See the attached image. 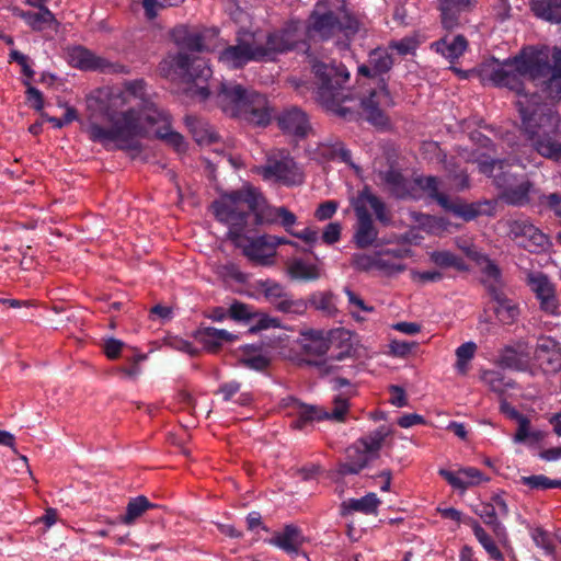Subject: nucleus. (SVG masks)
Returning a JSON list of instances; mask_svg holds the SVG:
<instances>
[{"mask_svg":"<svg viewBox=\"0 0 561 561\" xmlns=\"http://www.w3.org/2000/svg\"><path fill=\"white\" fill-rule=\"evenodd\" d=\"M156 507H158V505L151 503L145 495L131 497L127 503L125 514L119 516V522L124 525L131 526L147 511Z\"/></svg>","mask_w":561,"mask_h":561,"instance_id":"c9c22d12","label":"nucleus"},{"mask_svg":"<svg viewBox=\"0 0 561 561\" xmlns=\"http://www.w3.org/2000/svg\"><path fill=\"white\" fill-rule=\"evenodd\" d=\"M186 124L193 133L194 139L199 145H209L218 141L219 136L210 129L208 124L193 117H186Z\"/></svg>","mask_w":561,"mask_h":561,"instance_id":"37998d69","label":"nucleus"},{"mask_svg":"<svg viewBox=\"0 0 561 561\" xmlns=\"http://www.w3.org/2000/svg\"><path fill=\"white\" fill-rule=\"evenodd\" d=\"M479 170L493 178L494 184L502 190L501 198L507 205L526 206L534 204L539 188H536L529 180L517 182L514 174L510 172L508 163L501 159L485 158L478 162Z\"/></svg>","mask_w":561,"mask_h":561,"instance_id":"0eeeda50","label":"nucleus"},{"mask_svg":"<svg viewBox=\"0 0 561 561\" xmlns=\"http://www.w3.org/2000/svg\"><path fill=\"white\" fill-rule=\"evenodd\" d=\"M531 539L535 545L542 549L547 556L556 553V545L552 536L541 527H537L530 533Z\"/></svg>","mask_w":561,"mask_h":561,"instance_id":"6e6d98bb","label":"nucleus"},{"mask_svg":"<svg viewBox=\"0 0 561 561\" xmlns=\"http://www.w3.org/2000/svg\"><path fill=\"white\" fill-rule=\"evenodd\" d=\"M312 72L317 84V100L329 111L343 118L351 117L353 112L343 104L351 100V92L345 88L350 72L342 62H323L314 60Z\"/></svg>","mask_w":561,"mask_h":561,"instance_id":"39448f33","label":"nucleus"},{"mask_svg":"<svg viewBox=\"0 0 561 561\" xmlns=\"http://www.w3.org/2000/svg\"><path fill=\"white\" fill-rule=\"evenodd\" d=\"M228 316L233 321L249 322L256 317V310L253 306L234 299L228 309Z\"/></svg>","mask_w":561,"mask_h":561,"instance_id":"3c124183","label":"nucleus"},{"mask_svg":"<svg viewBox=\"0 0 561 561\" xmlns=\"http://www.w3.org/2000/svg\"><path fill=\"white\" fill-rule=\"evenodd\" d=\"M95 101L111 126L90 123L87 129L89 138L106 149L141 152L140 138L146 137V126L136 106H130V100L125 99L119 89L111 88L100 91Z\"/></svg>","mask_w":561,"mask_h":561,"instance_id":"f257e3e1","label":"nucleus"},{"mask_svg":"<svg viewBox=\"0 0 561 561\" xmlns=\"http://www.w3.org/2000/svg\"><path fill=\"white\" fill-rule=\"evenodd\" d=\"M377 253L375 255L355 253L352 256V265L354 268L360 272H368L371 268H376Z\"/></svg>","mask_w":561,"mask_h":561,"instance_id":"338daca9","label":"nucleus"},{"mask_svg":"<svg viewBox=\"0 0 561 561\" xmlns=\"http://www.w3.org/2000/svg\"><path fill=\"white\" fill-rule=\"evenodd\" d=\"M215 218L228 227V239L237 241L257 226L278 222L280 207L266 204L253 186L225 192L210 205Z\"/></svg>","mask_w":561,"mask_h":561,"instance_id":"f03ea898","label":"nucleus"},{"mask_svg":"<svg viewBox=\"0 0 561 561\" xmlns=\"http://www.w3.org/2000/svg\"><path fill=\"white\" fill-rule=\"evenodd\" d=\"M309 307L321 312L325 317H334L339 309L335 296L332 291H314L308 296Z\"/></svg>","mask_w":561,"mask_h":561,"instance_id":"58836bf2","label":"nucleus"},{"mask_svg":"<svg viewBox=\"0 0 561 561\" xmlns=\"http://www.w3.org/2000/svg\"><path fill=\"white\" fill-rule=\"evenodd\" d=\"M346 460L339 466L342 476L359 473L373 459V456L359 442H355L346 448Z\"/></svg>","mask_w":561,"mask_h":561,"instance_id":"a878e982","label":"nucleus"},{"mask_svg":"<svg viewBox=\"0 0 561 561\" xmlns=\"http://www.w3.org/2000/svg\"><path fill=\"white\" fill-rule=\"evenodd\" d=\"M476 513L480 516L484 524L493 527V530L497 536H500L501 531L504 530V527L497 520V512L494 504H482L481 507L476 511Z\"/></svg>","mask_w":561,"mask_h":561,"instance_id":"bf43d9fd","label":"nucleus"},{"mask_svg":"<svg viewBox=\"0 0 561 561\" xmlns=\"http://www.w3.org/2000/svg\"><path fill=\"white\" fill-rule=\"evenodd\" d=\"M341 231H342V226L340 222L333 221V222L328 224L324 227L323 232H322V237H321L322 241L328 245H332V244L339 242L341 239Z\"/></svg>","mask_w":561,"mask_h":561,"instance_id":"774afa93","label":"nucleus"},{"mask_svg":"<svg viewBox=\"0 0 561 561\" xmlns=\"http://www.w3.org/2000/svg\"><path fill=\"white\" fill-rule=\"evenodd\" d=\"M388 255L400 259L402 257L401 250H387L385 252L377 253L376 268L388 272H401L404 266L388 259Z\"/></svg>","mask_w":561,"mask_h":561,"instance_id":"13d9d810","label":"nucleus"},{"mask_svg":"<svg viewBox=\"0 0 561 561\" xmlns=\"http://www.w3.org/2000/svg\"><path fill=\"white\" fill-rule=\"evenodd\" d=\"M237 247L242 248V253L252 262L260 265H268L272 257L275 256V248L277 245L276 237L261 236L257 238H249L245 234L233 241Z\"/></svg>","mask_w":561,"mask_h":561,"instance_id":"6ab92c4d","label":"nucleus"},{"mask_svg":"<svg viewBox=\"0 0 561 561\" xmlns=\"http://www.w3.org/2000/svg\"><path fill=\"white\" fill-rule=\"evenodd\" d=\"M477 345L473 342H466L457 347V367L459 370L465 371L468 362L474 356Z\"/></svg>","mask_w":561,"mask_h":561,"instance_id":"0e129e2a","label":"nucleus"},{"mask_svg":"<svg viewBox=\"0 0 561 561\" xmlns=\"http://www.w3.org/2000/svg\"><path fill=\"white\" fill-rule=\"evenodd\" d=\"M277 125L283 133L297 138H305L311 129L307 114L297 106L283 110L277 116Z\"/></svg>","mask_w":561,"mask_h":561,"instance_id":"5701e85b","label":"nucleus"},{"mask_svg":"<svg viewBox=\"0 0 561 561\" xmlns=\"http://www.w3.org/2000/svg\"><path fill=\"white\" fill-rule=\"evenodd\" d=\"M358 30L359 21L356 16L344 9L337 12L325 10L320 2L309 15L305 27L309 37H319L322 41H328L339 33L346 37L354 36Z\"/></svg>","mask_w":561,"mask_h":561,"instance_id":"6e6552de","label":"nucleus"},{"mask_svg":"<svg viewBox=\"0 0 561 561\" xmlns=\"http://www.w3.org/2000/svg\"><path fill=\"white\" fill-rule=\"evenodd\" d=\"M482 381L490 388L491 391L503 396L507 390L514 389L515 381L505 376L501 370H485L481 376Z\"/></svg>","mask_w":561,"mask_h":561,"instance_id":"ea45409f","label":"nucleus"},{"mask_svg":"<svg viewBox=\"0 0 561 561\" xmlns=\"http://www.w3.org/2000/svg\"><path fill=\"white\" fill-rule=\"evenodd\" d=\"M195 339L207 352L217 353L225 343L236 340L237 336L224 329L206 327L195 332Z\"/></svg>","mask_w":561,"mask_h":561,"instance_id":"c756f323","label":"nucleus"},{"mask_svg":"<svg viewBox=\"0 0 561 561\" xmlns=\"http://www.w3.org/2000/svg\"><path fill=\"white\" fill-rule=\"evenodd\" d=\"M356 215V225L353 240L358 249H366L374 244L378 238L373 217L366 206L356 205L354 207Z\"/></svg>","mask_w":561,"mask_h":561,"instance_id":"4be33fe9","label":"nucleus"},{"mask_svg":"<svg viewBox=\"0 0 561 561\" xmlns=\"http://www.w3.org/2000/svg\"><path fill=\"white\" fill-rule=\"evenodd\" d=\"M526 284L535 294L542 311L548 314H556L558 312L559 304L556 296V287L547 274L540 271L529 272L526 277Z\"/></svg>","mask_w":561,"mask_h":561,"instance_id":"a211bd4d","label":"nucleus"},{"mask_svg":"<svg viewBox=\"0 0 561 561\" xmlns=\"http://www.w3.org/2000/svg\"><path fill=\"white\" fill-rule=\"evenodd\" d=\"M359 201H364L369 204L373 209L376 219L382 226H389L392 222V216L386 204L375 194H373L367 187H365L358 196Z\"/></svg>","mask_w":561,"mask_h":561,"instance_id":"a19ab883","label":"nucleus"},{"mask_svg":"<svg viewBox=\"0 0 561 561\" xmlns=\"http://www.w3.org/2000/svg\"><path fill=\"white\" fill-rule=\"evenodd\" d=\"M309 307V301L302 298H294L290 294L277 305V310L284 313L304 314Z\"/></svg>","mask_w":561,"mask_h":561,"instance_id":"5fc2aeb1","label":"nucleus"},{"mask_svg":"<svg viewBox=\"0 0 561 561\" xmlns=\"http://www.w3.org/2000/svg\"><path fill=\"white\" fill-rule=\"evenodd\" d=\"M392 66L393 58L388 49L377 47L369 53L367 64L357 68L358 77L369 81L366 94L360 98L364 115L371 125L380 128L389 125L385 110L394 105L388 82L383 78Z\"/></svg>","mask_w":561,"mask_h":561,"instance_id":"7ed1b4c3","label":"nucleus"},{"mask_svg":"<svg viewBox=\"0 0 561 561\" xmlns=\"http://www.w3.org/2000/svg\"><path fill=\"white\" fill-rule=\"evenodd\" d=\"M465 524L470 526L473 530V534L477 538V540L480 542V545L484 548L486 553L490 556L491 559L494 561H505L503 553L497 548L493 539L489 536V534L480 526V524L471 518L468 517L465 520Z\"/></svg>","mask_w":561,"mask_h":561,"instance_id":"e433bc0d","label":"nucleus"},{"mask_svg":"<svg viewBox=\"0 0 561 561\" xmlns=\"http://www.w3.org/2000/svg\"><path fill=\"white\" fill-rule=\"evenodd\" d=\"M522 483L526 486H529L534 490H548L556 489L557 485H560L558 479H550L545 474H533L528 477H522Z\"/></svg>","mask_w":561,"mask_h":561,"instance_id":"052dcab7","label":"nucleus"},{"mask_svg":"<svg viewBox=\"0 0 561 561\" xmlns=\"http://www.w3.org/2000/svg\"><path fill=\"white\" fill-rule=\"evenodd\" d=\"M551 60L552 76L543 83V95L550 101H559L561 99V47L552 48Z\"/></svg>","mask_w":561,"mask_h":561,"instance_id":"473e14b6","label":"nucleus"},{"mask_svg":"<svg viewBox=\"0 0 561 561\" xmlns=\"http://www.w3.org/2000/svg\"><path fill=\"white\" fill-rule=\"evenodd\" d=\"M472 2H439L440 22L445 30L454 31L468 23Z\"/></svg>","mask_w":561,"mask_h":561,"instance_id":"393cba45","label":"nucleus"},{"mask_svg":"<svg viewBox=\"0 0 561 561\" xmlns=\"http://www.w3.org/2000/svg\"><path fill=\"white\" fill-rule=\"evenodd\" d=\"M500 364L504 368L523 371L527 368V362L513 347H506L500 356Z\"/></svg>","mask_w":561,"mask_h":561,"instance_id":"864d4df0","label":"nucleus"},{"mask_svg":"<svg viewBox=\"0 0 561 561\" xmlns=\"http://www.w3.org/2000/svg\"><path fill=\"white\" fill-rule=\"evenodd\" d=\"M159 69L163 77L175 76L190 83L186 94L194 100L205 102L213 95L209 87L204 84L213 76V71L204 58L191 57L187 53L179 51L163 59Z\"/></svg>","mask_w":561,"mask_h":561,"instance_id":"423d86ee","label":"nucleus"},{"mask_svg":"<svg viewBox=\"0 0 561 561\" xmlns=\"http://www.w3.org/2000/svg\"><path fill=\"white\" fill-rule=\"evenodd\" d=\"M380 500L376 493H368L360 499H348L341 503L340 513L341 516L347 517L354 512H359L365 515L377 514Z\"/></svg>","mask_w":561,"mask_h":561,"instance_id":"7c9ffc66","label":"nucleus"},{"mask_svg":"<svg viewBox=\"0 0 561 561\" xmlns=\"http://www.w3.org/2000/svg\"><path fill=\"white\" fill-rule=\"evenodd\" d=\"M146 81L136 79L125 81L123 88L119 89L124 93L125 99L130 100V106H136L138 114L141 115L142 123H153L154 119H163L161 107H159L148 95L146 90Z\"/></svg>","mask_w":561,"mask_h":561,"instance_id":"dca6fc26","label":"nucleus"},{"mask_svg":"<svg viewBox=\"0 0 561 561\" xmlns=\"http://www.w3.org/2000/svg\"><path fill=\"white\" fill-rule=\"evenodd\" d=\"M483 79H488L494 87L507 88L516 92L517 96L524 93V73L520 65L510 57L503 61L493 59L482 69Z\"/></svg>","mask_w":561,"mask_h":561,"instance_id":"4468645a","label":"nucleus"},{"mask_svg":"<svg viewBox=\"0 0 561 561\" xmlns=\"http://www.w3.org/2000/svg\"><path fill=\"white\" fill-rule=\"evenodd\" d=\"M534 14L550 23H561V2H530Z\"/></svg>","mask_w":561,"mask_h":561,"instance_id":"a18cd8bd","label":"nucleus"},{"mask_svg":"<svg viewBox=\"0 0 561 561\" xmlns=\"http://www.w3.org/2000/svg\"><path fill=\"white\" fill-rule=\"evenodd\" d=\"M219 61L230 69L243 68L251 61L260 62L255 43L237 39V44L229 45L219 54Z\"/></svg>","mask_w":561,"mask_h":561,"instance_id":"aec40b11","label":"nucleus"},{"mask_svg":"<svg viewBox=\"0 0 561 561\" xmlns=\"http://www.w3.org/2000/svg\"><path fill=\"white\" fill-rule=\"evenodd\" d=\"M214 98L226 114L250 125L266 127L272 121L266 96L240 83L220 82Z\"/></svg>","mask_w":561,"mask_h":561,"instance_id":"20e7f679","label":"nucleus"},{"mask_svg":"<svg viewBox=\"0 0 561 561\" xmlns=\"http://www.w3.org/2000/svg\"><path fill=\"white\" fill-rule=\"evenodd\" d=\"M267 542L293 558L301 556L308 560L306 552L301 549L302 545L306 542V537L302 530L294 524H287L280 531L274 533L273 537L270 538Z\"/></svg>","mask_w":561,"mask_h":561,"instance_id":"412c9836","label":"nucleus"},{"mask_svg":"<svg viewBox=\"0 0 561 561\" xmlns=\"http://www.w3.org/2000/svg\"><path fill=\"white\" fill-rule=\"evenodd\" d=\"M342 340L343 344L341 351L336 354H332L325 362V371L331 373L336 369L334 362H341L345 358L352 357L354 350L350 343V332L344 329L331 331L329 336H325L321 330H309L304 333L302 348L308 355L323 356L330 350L331 344L334 340Z\"/></svg>","mask_w":561,"mask_h":561,"instance_id":"9b49d317","label":"nucleus"},{"mask_svg":"<svg viewBox=\"0 0 561 561\" xmlns=\"http://www.w3.org/2000/svg\"><path fill=\"white\" fill-rule=\"evenodd\" d=\"M445 209L451 211L457 217L462 218L466 221L476 219L480 215V208L476 204L466 203H447Z\"/></svg>","mask_w":561,"mask_h":561,"instance_id":"4d7b16f0","label":"nucleus"},{"mask_svg":"<svg viewBox=\"0 0 561 561\" xmlns=\"http://www.w3.org/2000/svg\"><path fill=\"white\" fill-rule=\"evenodd\" d=\"M414 183L422 191L426 192L431 198L435 199L442 207H447L448 197L439 192V182L436 176H417L414 179Z\"/></svg>","mask_w":561,"mask_h":561,"instance_id":"49530a36","label":"nucleus"},{"mask_svg":"<svg viewBox=\"0 0 561 561\" xmlns=\"http://www.w3.org/2000/svg\"><path fill=\"white\" fill-rule=\"evenodd\" d=\"M239 362L243 367L256 371H263L270 365V359L250 345L244 347Z\"/></svg>","mask_w":561,"mask_h":561,"instance_id":"de8ad7c7","label":"nucleus"},{"mask_svg":"<svg viewBox=\"0 0 561 561\" xmlns=\"http://www.w3.org/2000/svg\"><path fill=\"white\" fill-rule=\"evenodd\" d=\"M66 58L70 66L82 70L105 71L110 66L104 58L95 56L91 50L80 45L70 47Z\"/></svg>","mask_w":561,"mask_h":561,"instance_id":"cd10ccee","label":"nucleus"},{"mask_svg":"<svg viewBox=\"0 0 561 561\" xmlns=\"http://www.w3.org/2000/svg\"><path fill=\"white\" fill-rule=\"evenodd\" d=\"M533 207H536L540 214L549 210L561 218V194L558 192L546 194L539 190Z\"/></svg>","mask_w":561,"mask_h":561,"instance_id":"c03bdc74","label":"nucleus"},{"mask_svg":"<svg viewBox=\"0 0 561 561\" xmlns=\"http://www.w3.org/2000/svg\"><path fill=\"white\" fill-rule=\"evenodd\" d=\"M352 393L353 391H348L345 394L335 396L331 412L319 405L302 403L294 397H287L283 402L285 407L291 408L293 413L296 414V419L293 421L291 426L296 430H302L307 424H310L313 421L330 420L337 423L344 422L350 410L348 398Z\"/></svg>","mask_w":561,"mask_h":561,"instance_id":"9d476101","label":"nucleus"},{"mask_svg":"<svg viewBox=\"0 0 561 561\" xmlns=\"http://www.w3.org/2000/svg\"><path fill=\"white\" fill-rule=\"evenodd\" d=\"M431 261L439 267H455L457 270L465 268L462 257L449 251H434L431 254Z\"/></svg>","mask_w":561,"mask_h":561,"instance_id":"603ef678","label":"nucleus"},{"mask_svg":"<svg viewBox=\"0 0 561 561\" xmlns=\"http://www.w3.org/2000/svg\"><path fill=\"white\" fill-rule=\"evenodd\" d=\"M20 15L35 31L50 27L55 22L54 14L43 5H39L35 11H21Z\"/></svg>","mask_w":561,"mask_h":561,"instance_id":"79ce46f5","label":"nucleus"},{"mask_svg":"<svg viewBox=\"0 0 561 561\" xmlns=\"http://www.w3.org/2000/svg\"><path fill=\"white\" fill-rule=\"evenodd\" d=\"M302 34L304 23L290 20L283 28L267 33L264 42L254 37L260 62L273 61L278 55L295 49Z\"/></svg>","mask_w":561,"mask_h":561,"instance_id":"f8f14e48","label":"nucleus"},{"mask_svg":"<svg viewBox=\"0 0 561 561\" xmlns=\"http://www.w3.org/2000/svg\"><path fill=\"white\" fill-rule=\"evenodd\" d=\"M260 287L266 300L272 304L276 310L279 301L286 299L288 295L283 285L271 279L261 282Z\"/></svg>","mask_w":561,"mask_h":561,"instance_id":"8fccbe9b","label":"nucleus"},{"mask_svg":"<svg viewBox=\"0 0 561 561\" xmlns=\"http://www.w3.org/2000/svg\"><path fill=\"white\" fill-rule=\"evenodd\" d=\"M172 38L176 46L192 53L206 50L204 37L198 32H192L185 26H178L172 31Z\"/></svg>","mask_w":561,"mask_h":561,"instance_id":"f704fd0d","label":"nucleus"},{"mask_svg":"<svg viewBox=\"0 0 561 561\" xmlns=\"http://www.w3.org/2000/svg\"><path fill=\"white\" fill-rule=\"evenodd\" d=\"M390 434V430L382 425L369 434L357 439L375 458L378 456L385 438Z\"/></svg>","mask_w":561,"mask_h":561,"instance_id":"09e8293b","label":"nucleus"},{"mask_svg":"<svg viewBox=\"0 0 561 561\" xmlns=\"http://www.w3.org/2000/svg\"><path fill=\"white\" fill-rule=\"evenodd\" d=\"M290 278L301 282H314L320 278V270L301 259H294L287 266Z\"/></svg>","mask_w":561,"mask_h":561,"instance_id":"4c0bfd02","label":"nucleus"},{"mask_svg":"<svg viewBox=\"0 0 561 561\" xmlns=\"http://www.w3.org/2000/svg\"><path fill=\"white\" fill-rule=\"evenodd\" d=\"M489 291L490 296L495 302L493 310L499 321L502 322L503 324L513 323L519 314L517 305L514 304L501 290H499L495 287H490Z\"/></svg>","mask_w":561,"mask_h":561,"instance_id":"2f4dec72","label":"nucleus"},{"mask_svg":"<svg viewBox=\"0 0 561 561\" xmlns=\"http://www.w3.org/2000/svg\"><path fill=\"white\" fill-rule=\"evenodd\" d=\"M259 173L264 180H275L285 185L302 183V174L295 160L285 151L270 153L266 163L260 168Z\"/></svg>","mask_w":561,"mask_h":561,"instance_id":"2eb2a0df","label":"nucleus"},{"mask_svg":"<svg viewBox=\"0 0 561 561\" xmlns=\"http://www.w3.org/2000/svg\"><path fill=\"white\" fill-rule=\"evenodd\" d=\"M542 98L545 95L534 92L520 95L515 103L527 137L542 130H557L559 128L560 119L557 112L543 102Z\"/></svg>","mask_w":561,"mask_h":561,"instance_id":"1a4fd4ad","label":"nucleus"},{"mask_svg":"<svg viewBox=\"0 0 561 561\" xmlns=\"http://www.w3.org/2000/svg\"><path fill=\"white\" fill-rule=\"evenodd\" d=\"M508 236L518 247L531 253L543 250L548 243L547 236L526 218L510 220Z\"/></svg>","mask_w":561,"mask_h":561,"instance_id":"f3484780","label":"nucleus"},{"mask_svg":"<svg viewBox=\"0 0 561 561\" xmlns=\"http://www.w3.org/2000/svg\"><path fill=\"white\" fill-rule=\"evenodd\" d=\"M559 128L557 130H542L528 139L531 141L534 149L543 158L560 161L561 160V141L557 139Z\"/></svg>","mask_w":561,"mask_h":561,"instance_id":"bb28decb","label":"nucleus"},{"mask_svg":"<svg viewBox=\"0 0 561 561\" xmlns=\"http://www.w3.org/2000/svg\"><path fill=\"white\" fill-rule=\"evenodd\" d=\"M432 48H434L436 53L453 61L465 54L468 48V41L461 34L456 35L450 39L445 36L434 42L432 44Z\"/></svg>","mask_w":561,"mask_h":561,"instance_id":"72a5a7b5","label":"nucleus"},{"mask_svg":"<svg viewBox=\"0 0 561 561\" xmlns=\"http://www.w3.org/2000/svg\"><path fill=\"white\" fill-rule=\"evenodd\" d=\"M514 60L520 65L524 77L534 82L543 95V83L552 76L548 49L546 47H524L514 56Z\"/></svg>","mask_w":561,"mask_h":561,"instance_id":"ddd939ff","label":"nucleus"},{"mask_svg":"<svg viewBox=\"0 0 561 561\" xmlns=\"http://www.w3.org/2000/svg\"><path fill=\"white\" fill-rule=\"evenodd\" d=\"M162 114L164 116L163 119H154L153 123H144L146 126V135L148 134V128L159 125L156 130L157 138L173 147L178 152L184 151L186 148L184 137L180 133L171 129V116L169 113L162 110Z\"/></svg>","mask_w":561,"mask_h":561,"instance_id":"c85d7f7f","label":"nucleus"},{"mask_svg":"<svg viewBox=\"0 0 561 561\" xmlns=\"http://www.w3.org/2000/svg\"><path fill=\"white\" fill-rule=\"evenodd\" d=\"M23 83L26 85V101L33 110L42 114L45 105L43 93L37 88L31 85L28 80L23 81Z\"/></svg>","mask_w":561,"mask_h":561,"instance_id":"69168bd1","label":"nucleus"},{"mask_svg":"<svg viewBox=\"0 0 561 561\" xmlns=\"http://www.w3.org/2000/svg\"><path fill=\"white\" fill-rule=\"evenodd\" d=\"M146 358V354H135L133 357L129 358L130 365L128 367H119L117 369L118 374L122 375V377L124 378L136 380L141 374L140 363L144 362Z\"/></svg>","mask_w":561,"mask_h":561,"instance_id":"680f3d73","label":"nucleus"},{"mask_svg":"<svg viewBox=\"0 0 561 561\" xmlns=\"http://www.w3.org/2000/svg\"><path fill=\"white\" fill-rule=\"evenodd\" d=\"M420 42L413 36H405L400 41H392L389 44V48L397 50L401 56L414 54L419 47Z\"/></svg>","mask_w":561,"mask_h":561,"instance_id":"e2e57ef3","label":"nucleus"},{"mask_svg":"<svg viewBox=\"0 0 561 561\" xmlns=\"http://www.w3.org/2000/svg\"><path fill=\"white\" fill-rule=\"evenodd\" d=\"M378 176L380 184L392 197L397 199L414 197L412 183L400 170L390 167L386 171H380Z\"/></svg>","mask_w":561,"mask_h":561,"instance_id":"b1692460","label":"nucleus"}]
</instances>
